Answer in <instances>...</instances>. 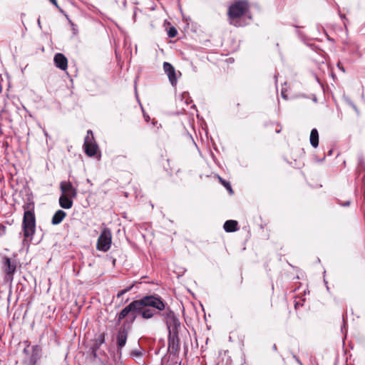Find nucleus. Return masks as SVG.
<instances>
[{
  "instance_id": "nucleus-1",
  "label": "nucleus",
  "mask_w": 365,
  "mask_h": 365,
  "mask_svg": "<svg viewBox=\"0 0 365 365\" xmlns=\"http://www.w3.org/2000/svg\"><path fill=\"white\" fill-rule=\"evenodd\" d=\"M165 308V303L162 300V298L158 295H147L142 298L134 300L125 307L116 315V324H120L121 321L126 317L128 319L135 317H137V314H140L143 319H150L156 314H160L155 309L158 311H163Z\"/></svg>"
},
{
  "instance_id": "nucleus-2",
  "label": "nucleus",
  "mask_w": 365,
  "mask_h": 365,
  "mask_svg": "<svg viewBox=\"0 0 365 365\" xmlns=\"http://www.w3.org/2000/svg\"><path fill=\"white\" fill-rule=\"evenodd\" d=\"M22 207L24 211L22 220L23 235L25 240L31 241L36 232L35 203L31 194L26 195Z\"/></svg>"
},
{
  "instance_id": "nucleus-3",
  "label": "nucleus",
  "mask_w": 365,
  "mask_h": 365,
  "mask_svg": "<svg viewBox=\"0 0 365 365\" xmlns=\"http://www.w3.org/2000/svg\"><path fill=\"white\" fill-rule=\"evenodd\" d=\"M250 11V5L246 1H237L232 4L227 11L229 24L235 27H242L247 24L244 17Z\"/></svg>"
},
{
  "instance_id": "nucleus-4",
  "label": "nucleus",
  "mask_w": 365,
  "mask_h": 365,
  "mask_svg": "<svg viewBox=\"0 0 365 365\" xmlns=\"http://www.w3.org/2000/svg\"><path fill=\"white\" fill-rule=\"evenodd\" d=\"M134 322L135 317L130 319L127 317L118 328L116 334V344L118 351H120L121 349L125 346L128 334L132 329V326Z\"/></svg>"
},
{
  "instance_id": "nucleus-5",
  "label": "nucleus",
  "mask_w": 365,
  "mask_h": 365,
  "mask_svg": "<svg viewBox=\"0 0 365 365\" xmlns=\"http://www.w3.org/2000/svg\"><path fill=\"white\" fill-rule=\"evenodd\" d=\"M164 312L160 314L165 322L169 334L178 335L180 327V322L175 312L170 308H165Z\"/></svg>"
},
{
  "instance_id": "nucleus-6",
  "label": "nucleus",
  "mask_w": 365,
  "mask_h": 365,
  "mask_svg": "<svg viewBox=\"0 0 365 365\" xmlns=\"http://www.w3.org/2000/svg\"><path fill=\"white\" fill-rule=\"evenodd\" d=\"M112 243V233L108 227H104L96 243V249L99 251L107 252L110 250Z\"/></svg>"
},
{
  "instance_id": "nucleus-7",
  "label": "nucleus",
  "mask_w": 365,
  "mask_h": 365,
  "mask_svg": "<svg viewBox=\"0 0 365 365\" xmlns=\"http://www.w3.org/2000/svg\"><path fill=\"white\" fill-rule=\"evenodd\" d=\"M83 148L85 153L89 157L96 156L99 151L98 145L91 130L87 131V135L84 139Z\"/></svg>"
},
{
  "instance_id": "nucleus-8",
  "label": "nucleus",
  "mask_w": 365,
  "mask_h": 365,
  "mask_svg": "<svg viewBox=\"0 0 365 365\" xmlns=\"http://www.w3.org/2000/svg\"><path fill=\"white\" fill-rule=\"evenodd\" d=\"M2 269L5 274V280L6 282H12L14 280V275L16 271V262L15 260H11L7 256L2 257Z\"/></svg>"
},
{
  "instance_id": "nucleus-9",
  "label": "nucleus",
  "mask_w": 365,
  "mask_h": 365,
  "mask_svg": "<svg viewBox=\"0 0 365 365\" xmlns=\"http://www.w3.org/2000/svg\"><path fill=\"white\" fill-rule=\"evenodd\" d=\"M60 189L62 195L76 198L77 197V189L73 187L70 181H62L60 183Z\"/></svg>"
},
{
  "instance_id": "nucleus-10",
  "label": "nucleus",
  "mask_w": 365,
  "mask_h": 365,
  "mask_svg": "<svg viewBox=\"0 0 365 365\" xmlns=\"http://www.w3.org/2000/svg\"><path fill=\"white\" fill-rule=\"evenodd\" d=\"M163 70L165 73L167 74L171 85L173 86H175L178 83V78L176 76L175 69L173 67V66L168 62H164Z\"/></svg>"
},
{
  "instance_id": "nucleus-11",
  "label": "nucleus",
  "mask_w": 365,
  "mask_h": 365,
  "mask_svg": "<svg viewBox=\"0 0 365 365\" xmlns=\"http://www.w3.org/2000/svg\"><path fill=\"white\" fill-rule=\"evenodd\" d=\"M53 61L57 68H60L62 71L66 70L68 67V60L63 53H56L54 56Z\"/></svg>"
},
{
  "instance_id": "nucleus-12",
  "label": "nucleus",
  "mask_w": 365,
  "mask_h": 365,
  "mask_svg": "<svg viewBox=\"0 0 365 365\" xmlns=\"http://www.w3.org/2000/svg\"><path fill=\"white\" fill-rule=\"evenodd\" d=\"M32 353L29 359L31 365H36L41 357L42 349L39 345H34L31 347Z\"/></svg>"
},
{
  "instance_id": "nucleus-13",
  "label": "nucleus",
  "mask_w": 365,
  "mask_h": 365,
  "mask_svg": "<svg viewBox=\"0 0 365 365\" xmlns=\"http://www.w3.org/2000/svg\"><path fill=\"white\" fill-rule=\"evenodd\" d=\"M74 197L61 195L58 200L59 205L63 209H71L73 207Z\"/></svg>"
},
{
  "instance_id": "nucleus-14",
  "label": "nucleus",
  "mask_w": 365,
  "mask_h": 365,
  "mask_svg": "<svg viewBox=\"0 0 365 365\" xmlns=\"http://www.w3.org/2000/svg\"><path fill=\"white\" fill-rule=\"evenodd\" d=\"M66 213L62 210H58L52 217L51 224L53 225H59L66 217Z\"/></svg>"
},
{
  "instance_id": "nucleus-15",
  "label": "nucleus",
  "mask_w": 365,
  "mask_h": 365,
  "mask_svg": "<svg viewBox=\"0 0 365 365\" xmlns=\"http://www.w3.org/2000/svg\"><path fill=\"white\" fill-rule=\"evenodd\" d=\"M223 228L227 232H233L238 230V222L236 220H227L223 225Z\"/></svg>"
},
{
  "instance_id": "nucleus-16",
  "label": "nucleus",
  "mask_w": 365,
  "mask_h": 365,
  "mask_svg": "<svg viewBox=\"0 0 365 365\" xmlns=\"http://www.w3.org/2000/svg\"><path fill=\"white\" fill-rule=\"evenodd\" d=\"M309 141L312 146L314 148L319 145V133L317 128H313L311 130Z\"/></svg>"
},
{
  "instance_id": "nucleus-17",
  "label": "nucleus",
  "mask_w": 365,
  "mask_h": 365,
  "mask_svg": "<svg viewBox=\"0 0 365 365\" xmlns=\"http://www.w3.org/2000/svg\"><path fill=\"white\" fill-rule=\"evenodd\" d=\"M178 335H173V334H171V335L169 334V348H171L172 349H177L178 347Z\"/></svg>"
},
{
  "instance_id": "nucleus-18",
  "label": "nucleus",
  "mask_w": 365,
  "mask_h": 365,
  "mask_svg": "<svg viewBox=\"0 0 365 365\" xmlns=\"http://www.w3.org/2000/svg\"><path fill=\"white\" fill-rule=\"evenodd\" d=\"M220 180L222 182V184L226 187V189L230 192L232 193L233 190L232 189V186L230 183V182L223 180L222 178H220Z\"/></svg>"
},
{
  "instance_id": "nucleus-19",
  "label": "nucleus",
  "mask_w": 365,
  "mask_h": 365,
  "mask_svg": "<svg viewBox=\"0 0 365 365\" xmlns=\"http://www.w3.org/2000/svg\"><path fill=\"white\" fill-rule=\"evenodd\" d=\"M178 31L174 26H171L169 28L168 31V35L170 38H174L177 36Z\"/></svg>"
},
{
  "instance_id": "nucleus-20",
  "label": "nucleus",
  "mask_w": 365,
  "mask_h": 365,
  "mask_svg": "<svg viewBox=\"0 0 365 365\" xmlns=\"http://www.w3.org/2000/svg\"><path fill=\"white\" fill-rule=\"evenodd\" d=\"M133 284L130 285V286H128L126 288L120 290L118 292V293L117 294V297L118 298H120V297H122L123 294H125V293H127L128 292H129L130 290H131L133 287Z\"/></svg>"
},
{
  "instance_id": "nucleus-21",
  "label": "nucleus",
  "mask_w": 365,
  "mask_h": 365,
  "mask_svg": "<svg viewBox=\"0 0 365 365\" xmlns=\"http://www.w3.org/2000/svg\"><path fill=\"white\" fill-rule=\"evenodd\" d=\"M105 338H106L105 333L101 334L100 336H98V338L96 340L97 344L98 346H101V344L105 343Z\"/></svg>"
},
{
  "instance_id": "nucleus-22",
  "label": "nucleus",
  "mask_w": 365,
  "mask_h": 365,
  "mask_svg": "<svg viewBox=\"0 0 365 365\" xmlns=\"http://www.w3.org/2000/svg\"><path fill=\"white\" fill-rule=\"evenodd\" d=\"M131 355L134 356H141L142 352L139 350H134L132 351Z\"/></svg>"
},
{
  "instance_id": "nucleus-23",
  "label": "nucleus",
  "mask_w": 365,
  "mask_h": 365,
  "mask_svg": "<svg viewBox=\"0 0 365 365\" xmlns=\"http://www.w3.org/2000/svg\"><path fill=\"white\" fill-rule=\"evenodd\" d=\"M50 2L54 5L56 8L60 9L56 0H49Z\"/></svg>"
},
{
  "instance_id": "nucleus-24",
  "label": "nucleus",
  "mask_w": 365,
  "mask_h": 365,
  "mask_svg": "<svg viewBox=\"0 0 365 365\" xmlns=\"http://www.w3.org/2000/svg\"><path fill=\"white\" fill-rule=\"evenodd\" d=\"M341 205L342 206H344V207H347V206H349V205H350V201H349V200H348V201H346L345 202L341 203Z\"/></svg>"
},
{
  "instance_id": "nucleus-25",
  "label": "nucleus",
  "mask_w": 365,
  "mask_h": 365,
  "mask_svg": "<svg viewBox=\"0 0 365 365\" xmlns=\"http://www.w3.org/2000/svg\"><path fill=\"white\" fill-rule=\"evenodd\" d=\"M143 117H144V118H145V121H146V122H148V120H149V119H150L149 115H147V114H145V113H143Z\"/></svg>"
},
{
  "instance_id": "nucleus-26",
  "label": "nucleus",
  "mask_w": 365,
  "mask_h": 365,
  "mask_svg": "<svg viewBox=\"0 0 365 365\" xmlns=\"http://www.w3.org/2000/svg\"><path fill=\"white\" fill-rule=\"evenodd\" d=\"M293 357L295 359V360L297 361V362L298 364H299L300 365H302L301 361L295 355H294Z\"/></svg>"
},
{
  "instance_id": "nucleus-27",
  "label": "nucleus",
  "mask_w": 365,
  "mask_h": 365,
  "mask_svg": "<svg viewBox=\"0 0 365 365\" xmlns=\"http://www.w3.org/2000/svg\"><path fill=\"white\" fill-rule=\"evenodd\" d=\"M337 67L341 69V71H343L344 72L345 71L344 68L340 66V62H338L337 63Z\"/></svg>"
},
{
  "instance_id": "nucleus-28",
  "label": "nucleus",
  "mask_w": 365,
  "mask_h": 365,
  "mask_svg": "<svg viewBox=\"0 0 365 365\" xmlns=\"http://www.w3.org/2000/svg\"><path fill=\"white\" fill-rule=\"evenodd\" d=\"M70 24L73 27V32L76 33V29L74 27L75 26L73 22H71V21H70Z\"/></svg>"
},
{
  "instance_id": "nucleus-29",
  "label": "nucleus",
  "mask_w": 365,
  "mask_h": 365,
  "mask_svg": "<svg viewBox=\"0 0 365 365\" xmlns=\"http://www.w3.org/2000/svg\"><path fill=\"white\" fill-rule=\"evenodd\" d=\"M242 282H243V277H242V275L241 274L240 275V284H242Z\"/></svg>"
},
{
  "instance_id": "nucleus-30",
  "label": "nucleus",
  "mask_w": 365,
  "mask_h": 365,
  "mask_svg": "<svg viewBox=\"0 0 365 365\" xmlns=\"http://www.w3.org/2000/svg\"><path fill=\"white\" fill-rule=\"evenodd\" d=\"M24 354H29V351H28V349H27V347H26V348L24 349Z\"/></svg>"
},
{
  "instance_id": "nucleus-31",
  "label": "nucleus",
  "mask_w": 365,
  "mask_h": 365,
  "mask_svg": "<svg viewBox=\"0 0 365 365\" xmlns=\"http://www.w3.org/2000/svg\"><path fill=\"white\" fill-rule=\"evenodd\" d=\"M25 343H26V347L28 348L30 346V343L28 341H25Z\"/></svg>"
},
{
  "instance_id": "nucleus-32",
  "label": "nucleus",
  "mask_w": 365,
  "mask_h": 365,
  "mask_svg": "<svg viewBox=\"0 0 365 365\" xmlns=\"http://www.w3.org/2000/svg\"><path fill=\"white\" fill-rule=\"evenodd\" d=\"M273 349H274V350H275V351L277 350V346H276V344H274V345H273Z\"/></svg>"
},
{
  "instance_id": "nucleus-33",
  "label": "nucleus",
  "mask_w": 365,
  "mask_h": 365,
  "mask_svg": "<svg viewBox=\"0 0 365 365\" xmlns=\"http://www.w3.org/2000/svg\"><path fill=\"white\" fill-rule=\"evenodd\" d=\"M38 25H40V24H41V21H40L39 19H38Z\"/></svg>"
}]
</instances>
